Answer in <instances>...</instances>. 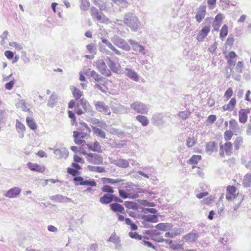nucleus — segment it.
Segmentation results:
<instances>
[{
  "mask_svg": "<svg viewBox=\"0 0 251 251\" xmlns=\"http://www.w3.org/2000/svg\"><path fill=\"white\" fill-rule=\"evenodd\" d=\"M125 206L128 209H136L137 208V204L133 201L126 202Z\"/></svg>",
  "mask_w": 251,
  "mask_h": 251,
  "instance_id": "61",
  "label": "nucleus"
},
{
  "mask_svg": "<svg viewBox=\"0 0 251 251\" xmlns=\"http://www.w3.org/2000/svg\"><path fill=\"white\" fill-rule=\"evenodd\" d=\"M50 199L57 202H68L72 201L71 199L60 194L52 196Z\"/></svg>",
  "mask_w": 251,
  "mask_h": 251,
  "instance_id": "18",
  "label": "nucleus"
},
{
  "mask_svg": "<svg viewBox=\"0 0 251 251\" xmlns=\"http://www.w3.org/2000/svg\"><path fill=\"white\" fill-rule=\"evenodd\" d=\"M101 41L102 43L105 44L110 49H111L113 51L115 52V53L117 55H121V52L118 49H117L108 40L105 38H101Z\"/></svg>",
  "mask_w": 251,
  "mask_h": 251,
  "instance_id": "27",
  "label": "nucleus"
},
{
  "mask_svg": "<svg viewBox=\"0 0 251 251\" xmlns=\"http://www.w3.org/2000/svg\"><path fill=\"white\" fill-rule=\"evenodd\" d=\"M228 27L226 25H224L220 31V37L222 40H223L227 35Z\"/></svg>",
  "mask_w": 251,
  "mask_h": 251,
  "instance_id": "43",
  "label": "nucleus"
},
{
  "mask_svg": "<svg viewBox=\"0 0 251 251\" xmlns=\"http://www.w3.org/2000/svg\"><path fill=\"white\" fill-rule=\"evenodd\" d=\"M21 191L22 190L20 188L14 187L7 191L4 195L10 199L16 198L20 195Z\"/></svg>",
  "mask_w": 251,
  "mask_h": 251,
  "instance_id": "11",
  "label": "nucleus"
},
{
  "mask_svg": "<svg viewBox=\"0 0 251 251\" xmlns=\"http://www.w3.org/2000/svg\"><path fill=\"white\" fill-rule=\"evenodd\" d=\"M128 42L132 46L133 49L135 51H138L139 52L143 53V54L145 53L144 52L145 48L142 45H140L137 42L129 39Z\"/></svg>",
  "mask_w": 251,
  "mask_h": 251,
  "instance_id": "24",
  "label": "nucleus"
},
{
  "mask_svg": "<svg viewBox=\"0 0 251 251\" xmlns=\"http://www.w3.org/2000/svg\"><path fill=\"white\" fill-rule=\"evenodd\" d=\"M144 233L152 237L160 235V233L156 229L146 230Z\"/></svg>",
  "mask_w": 251,
  "mask_h": 251,
  "instance_id": "56",
  "label": "nucleus"
},
{
  "mask_svg": "<svg viewBox=\"0 0 251 251\" xmlns=\"http://www.w3.org/2000/svg\"><path fill=\"white\" fill-rule=\"evenodd\" d=\"M111 209L114 212H120L121 213H124V207L121 204L118 203H113L109 205Z\"/></svg>",
  "mask_w": 251,
  "mask_h": 251,
  "instance_id": "28",
  "label": "nucleus"
},
{
  "mask_svg": "<svg viewBox=\"0 0 251 251\" xmlns=\"http://www.w3.org/2000/svg\"><path fill=\"white\" fill-rule=\"evenodd\" d=\"M26 122L27 126L31 129L35 130L37 129V125L33 119L29 117H26Z\"/></svg>",
  "mask_w": 251,
  "mask_h": 251,
  "instance_id": "42",
  "label": "nucleus"
},
{
  "mask_svg": "<svg viewBox=\"0 0 251 251\" xmlns=\"http://www.w3.org/2000/svg\"><path fill=\"white\" fill-rule=\"evenodd\" d=\"M73 137L74 138V141L75 144L76 145H83L84 143H86L85 141L81 140V139L79 138V133L78 131H74L73 132Z\"/></svg>",
  "mask_w": 251,
  "mask_h": 251,
  "instance_id": "40",
  "label": "nucleus"
},
{
  "mask_svg": "<svg viewBox=\"0 0 251 251\" xmlns=\"http://www.w3.org/2000/svg\"><path fill=\"white\" fill-rule=\"evenodd\" d=\"M124 74L126 76L134 81L137 82L139 81V75L133 69L128 68H126L124 71Z\"/></svg>",
  "mask_w": 251,
  "mask_h": 251,
  "instance_id": "14",
  "label": "nucleus"
},
{
  "mask_svg": "<svg viewBox=\"0 0 251 251\" xmlns=\"http://www.w3.org/2000/svg\"><path fill=\"white\" fill-rule=\"evenodd\" d=\"M123 22L133 32L137 31L141 25L139 18L132 12H126L124 14Z\"/></svg>",
  "mask_w": 251,
  "mask_h": 251,
  "instance_id": "1",
  "label": "nucleus"
},
{
  "mask_svg": "<svg viewBox=\"0 0 251 251\" xmlns=\"http://www.w3.org/2000/svg\"><path fill=\"white\" fill-rule=\"evenodd\" d=\"M236 189L234 186L228 185L226 188V199L228 201L234 200L236 196Z\"/></svg>",
  "mask_w": 251,
  "mask_h": 251,
  "instance_id": "15",
  "label": "nucleus"
},
{
  "mask_svg": "<svg viewBox=\"0 0 251 251\" xmlns=\"http://www.w3.org/2000/svg\"><path fill=\"white\" fill-rule=\"evenodd\" d=\"M93 147V149H91L92 151L97 152L98 153L102 152V150H101V147L97 141H96L94 143Z\"/></svg>",
  "mask_w": 251,
  "mask_h": 251,
  "instance_id": "54",
  "label": "nucleus"
},
{
  "mask_svg": "<svg viewBox=\"0 0 251 251\" xmlns=\"http://www.w3.org/2000/svg\"><path fill=\"white\" fill-rule=\"evenodd\" d=\"M191 112L189 111H183L178 113V116L183 120H186L189 117L191 114Z\"/></svg>",
  "mask_w": 251,
  "mask_h": 251,
  "instance_id": "50",
  "label": "nucleus"
},
{
  "mask_svg": "<svg viewBox=\"0 0 251 251\" xmlns=\"http://www.w3.org/2000/svg\"><path fill=\"white\" fill-rule=\"evenodd\" d=\"M236 103V100L235 98H232L229 103L227 104V107H226L227 109H228V111H231L233 110L234 108L235 107V104Z\"/></svg>",
  "mask_w": 251,
  "mask_h": 251,
  "instance_id": "51",
  "label": "nucleus"
},
{
  "mask_svg": "<svg viewBox=\"0 0 251 251\" xmlns=\"http://www.w3.org/2000/svg\"><path fill=\"white\" fill-rule=\"evenodd\" d=\"M92 129L94 134L97 136H99L102 139L105 138V133L101 129L94 126H92Z\"/></svg>",
  "mask_w": 251,
  "mask_h": 251,
  "instance_id": "37",
  "label": "nucleus"
},
{
  "mask_svg": "<svg viewBox=\"0 0 251 251\" xmlns=\"http://www.w3.org/2000/svg\"><path fill=\"white\" fill-rule=\"evenodd\" d=\"M79 103L84 110V113L90 116H93L96 112L93 109V108L89 102L84 98L80 99Z\"/></svg>",
  "mask_w": 251,
  "mask_h": 251,
  "instance_id": "6",
  "label": "nucleus"
},
{
  "mask_svg": "<svg viewBox=\"0 0 251 251\" xmlns=\"http://www.w3.org/2000/svg\"><path fill=\"white\" fill-rule=\"evenodd\" d=\"M9 45L10 46L15 47L18 50H21L23 49V47L22 45L15 42H10Z\"/></svg>",
  "mask_w": 251,
  "mask_h": 251,
  "instance_id": "64",
  "label": "nucleus"
},
{
  "mask_svg": "<svg viewBox=\"0 0 251 251\" xmlns=\"http://www.w3.org/2000/svg\"><path fill=\"white\" fill-rule=\"evenodd\" d=\"M95 3L97 5L100 9L101 11H107V7L109 4L108 1L106 0H95Z\"/></svg>",
  "mask_w": 251,
  "mask_h": 251,
  "instance_id": "25",
  "label": "nucleus"
},
{
  "mask_svg": "<svg viewBox=\"0 0 251 251\" xmlns=\"http://www.w3.org/2000/svg\"><path fill=\"white\" fill-rule=\"evenodd\" d=\"M101 181L104 184H115L121 183L123 180L120 178L113 179L108 177H102L101 179Z\"/></svg>",
  "mask_w": 251,
  "mask_h": 251,
  "instance_id": "32",
  "label": "nucleus"
},
{
  "mask_svg": "<svg viewBox=\"0 0 251 251\" xmlns=\"http://www.w3.org/2000/svg\"><path fill=\"white\" fill-rule=\"evenodd\" d=\"M243 143V138L241 137H238L234 142V147L235 150H238Z\"/></svg>",
  "mask_w": 251,
  "mask_h": 251,
  "instance_id": "52",
  "label": "nucleus"
},
{
  "mask_svg": "<svg viewBox=\"0 0 251 251\" xmlns=\"http://www.w3.org/2000/svg\"><path fill=\"white\" fill-rule=\"evenodd\" d=\"M28 168L32 171L39 173H43L45 170V168L44 166L40 165L37 163H32L31 162H28L27 164Z\"/></svg>",
  "mask_w": 251,
  "mask_h": 251,
  "instance_id": "20",
  "label": "nucleus"
},
{
  "mask_svg": "<svg viewBox=\"0 0 251 251\" xmlns=\"http://www.w3.org/2000/svg\"><path fill=\"white\" fill-rule=\"evenodd\" d=\"M88 169L90 171L100 173L106 172L105 168L104 167L101 166H94L89 165L88 166Z\"/></svg>",
  "mask_w": 251,
  "mask_h": 251,
  "instance_id": "38",
  "label": "nucleus"
},
{
  "mask_svg": "<svg viewBox=\"0 0 251 251\" xmlns=\"http://www.w3.org/2000/svg\"><path fill=\"white\" fill-rule=\"evenodd\" d=\"M229 128L230 130L233 132H236L239 130L240 127L238 125L237 122L235 119H232L229 122Z\"/></svg>",
  "mask_w": 251,
  "mask_h": 251,
  "instance_id": "35",
  "label": "nucleus"
},
{
  "mask_svg": "<svg viewBox=\"0 0 251 251\" xmlns=\"http://www.w3.org/2000/svg\"><path fill=\"white\" fill-rule=\"evenodd\" d=\"M87 121L91 123L92 124L97 125L104 129H105L107 127V125L104 121L100 120L98 119L92 118L90 117H89Z\"/></svg>",
  "mask_w": 251,
  "mask_h": 251,
  "instance_id": "22",
  "label": "nucleus"
},
{
  "mask_svg": "<svg viewBox=\"0 0 251 251\" xmlns=\"http://www.w3.org/2000/svg\"><path fill=\"white\" fill-rule=\"evenodd\" d=\"M97 68L99 71L102 75L107 77L111 75V71L107 68V66L102 59H99L96 62Z\"/></svg>",
  "mask_w": 251,
  "mask_h": 251,
  "instance_id": "5",
  "label": "nucleus"
},
{
  "mask_svg": "<svg viewBox=\"0 0 251 251\" xmlns=\"http://www.w3.org/2000/svg\"><path fill=\"white\" fill-rule=\"evenodd\" d=\"M54 154L57 156L58 158H67L69 155L68 151L65 148L61 149H57L54 151Z\"/></svg>",
  "mask_w": 251,
  "mask_h": 251,
  "instance_id": "21",
  "label": "nucleus"
},
{
  "mask_svg": "<svg viewBox=\"0 0 251 251\" xmlns=\"http://www.w3.org/2000/svg\"><path fill=\"white\" fill-rule=\"evenodd\" d=\"M128 235L130 238L132 239H138L139 240H141L143 239V236L138 234L136 232L130 231L128 233Z\"/></svg>",
  "mask_w": 251,
  "mask_h": 251,
  "instance_id": "55",
  "label": "nucleus"
},
{
  "mask_svg": "<svg viewBox=\"0 0 251 251\" xmlns=\"http://www.w3.org/2000/svg\"><path fill=\"white\" fill-rule=\"evenodd\" d=\"M216 149V143L214 142H209L206 145V151L212 152Z\"/></svg>",
  "mask_w": 251,
  "mask_h": 251,
  "instance_id": "47",
  "label": "nucleus"
},
{
  "mask_svg": "<svg viewBox=\"0 0 251 251\" xmlns=\"http://www.w3.org/2000/svg\"><path fill=\"white\" fill-rule=\"evenodd\" d=\"M87 161L90 163L96 165L102 164L103 163V157L98 154L88 153L87 154Z\"/></svg>",
  "mask_w": 251,
  "mask_h": 251,
  "instance_id": "7",
  "label": "nucleus"
},
{
  "mask_svg": "<svg viewBox=\"0 0 251 251\" xmlns=\"http://www.w3.org/2000/svg\"><path fill=\"white\" fill-rule=\"evenodd\" d=\"M250 108L241 109L239 111V120L240 123H245L248 119V114L250 112Z\"/></svg>",
  "mask_w": 251,
  "mask_h": 251,
  "instance_id": "16",
  "label": "nucleus"
},
{
  "mask_svg": "<svg viewBox=\"0 0 251 251\" xmlns=\"http://www.w3.org/2000/svg\"><path fill=\"white\" fill-rule=\"evenodd\" d=\"M244 199V195H239V202H234V205L233 206V210L234 211L237 210L240 207V204L243 201Z\"/></svg>",
  "mask_w": 251,
  "mask_h": 251,
  "instance_id": "59",
  "label": "nucleus"
},
{
  "mask_svg": "<svg viewBox=\"0 0 251 251\" xmlns=\"http://www.w3.org/2000/svg\"><path fill=\"white\" fill-rule=\"evenodd\" d=\"M73 181L75 185H83L84 179L80 176H75L73 178Z\"/></svg>",
  "mask_w": 251,
  "mask_h": 251,
  "instance_id": "53",
  "label": "nucleus"
},
{
  "mask_svg": "<svg viewBox=\"0 0 251 251\" xmlns=\"http://www.w3.org/2000/svg\"><path fill=\"white\" fill-rule=\"evenodd\" d=\"M172 231L175 237L184 232V229L181 227H175L172 230Z\"/></svg>",
  "mask_w": 251,
  "mask_h": 251,
  "instance_id": "62",
  "label": "nucleus"
},
{
  "mask_svg": "<svg viewBox=\"0 0 251 251\" xmlns=\"http://www.w3.org/2000/svg\"><path fill=\"white\" fill-rule=\"evenodd\" d=\"M130 108L134 112L141 114H147L150 106L140 101H135L130 104Z\"/></svg>",
  "mask_w": 251,
  "mask_h": 251,
  "instance_id": "3",
  "label": "nucleus"
},
{
  "mask_svg": "<svg viewBox=\"0 0 251 251\" xmlns=\"http://www.w3.org/2000/svg\"><path fill=\"white\" fill-rule=\"evenodd\" d=\"M201 156L200 155H193L189 160L188 163L190 164H196L201 160Z\"/></svg>",
  "mask_w": 251,
  "mask_h": 251,
  "instance_id": "45",
  "label": "nucleus"
},
{
  "mask_svg": "<svg viewBox=\"0 0 251 251\" xmlns=\"http://www.w3.org/2000/svg\"><path fill=\"white\" fill-rule=\"evenodd\" d=\"M141 219L144 221L154 223L158 222L159 220L157 216L155 215H142Z\"/></svg>",
  "mask_w": 251,
  "mask_h": 251,
  "instance_id": "30",
  "label": "nucleus"
},
{
  "mask_svg": "<svg viewBox=\"0 0 251 251\" xmlns=\"http://www.w3.org/2000/svg\"><path fill=\"white\" fill-rule=\"evenodd\" d=\"M135 119L144 126H148L149 124V121L147 117L145 116L142 115H138L136 116Z\"/></svg>",
  "mask_w": 251,
  "mask_h": 251,
  "instance_id": "33",
  "label": "nucleus"
},
{
  "mask_svg": "<svg viewBox=\"0 0 251 251\" xmlns=\"http://www.w3.org/2000/svg\"><path fill=\"white\" fill-rule=\"evenodd\" d=\"M94 105L97 111L104 113V114L110 115L111 111L109 107L105 104L102 101H97L95 102Z\"/></svg>",
  "mask_w": 251,
  "mask_h": 251,
  "instance_id": "8",
  "label": "nucleus"
},
{
  "mask_svg": "<svg viewBox=\"0 0 251 251\" xmlns=\"http://www.w3.org/2000/svg\"><path fill=\"white\" fill-rule=\"evenodd\" d=\"M199 237V233L193 230L189 233L183 236L182 239L187 243H194Z\"/></svg>",
  "mask_w": 251,
  "mask_h": 251,
  "instance_id": "12",
  "label": "nucleus"
},
{
  "mask_svg": "<svg viewBox=\"0 0 251 251\" xmlns=\"http://www.w3.org/2000/svg\"><path fill=\"white\" fill-rule=\"evenodd\" d=\"M72 93L76 100H79L83 95V92L75 87L74 88Z\"/></svg>",
  "mask_w": 251,
  "mask_h": 251,
  "instance_id": "46",
  "label": "nucleus"
},
{
  "mask_svg": "<svg viewBox=\"0 0 251 251\" xmlns=\"http://www.w3.org/2000/svg\"><path fill=\"white\" fill-rule=\"evenodd\" d=\"M91 77H93L97 82H100L103 81V77L97 74L95 71H92L90 73Z\"/></svg>",
  "mask_w": 251,
  "mask_h": 251,
  "instance_id": "44",
  "label": "nucleus"
},
{
  "mask_svg": "<svg viewBox=\"0 0 251 251\" xmlns=\"http://www.w3.org/2000/svg\"><path fill=\"white\" fill-rule=\"evenodd\" d=\"M163 118L164 116L161 113L154 114L152 118L153 124L157 126L163 125L164 124Z\"/></svg>",
  "mask_w": 251,
  "mask_h": 251,
  "instance_id": "17",
  "label": "nucleus"
},
{
  "mask_svg": "<svg viewBox=\"0 0 251 251\" xmlns=\"http://www.w3.org/2000/svg\"><path fill=\"white\" fill-rule=\"evenodd\" d=\"M155 228L162 231H167L171 229L173 227V225L171 223H161L155 226Z\"/></svg>",
  "mask_w": 251,
  "mask_h": 251,
  "instance_id": "26",
  "label": "nucleus"
},
{
  "mask_svg": "<svg viewBox=\"0 0 251 251\" xmlns=\"http://www.w3.org/2000/svg\"><path fill=\"white\" fill-rule=\"evenodd\" d=\"M91 15L94 19L102 23H107L108 19L103 14H100L99 10L95 7L91 8Z\"/></svg>",
  "mask_w": 251,
  "mask_h": 251,
  "instance_id": "9",
  "label": "nucleus"
},
{
  "mask_svg": "<svg viewBox=\"0 0 251 251\" xmlns=\"http://www.w3.org/2000/svg\"><path fill=\"white\" fill-rule=\"evenodd\" d=\"M101 191L103 192L108 193L109 194H112L114 193L113 187L107 185H104L101 188Z\"/></svg>",
  "mask_w": 251,
  "mask_h": 251,
  "instance_id": "57",
  "label": "nucleus"
},
{
  "mask_svg": "<svg viewBox=\"0 0 251 251\" xmlns=\"http://www.w3.org/2000/svg\"><path fill=\"white\" fill-rule=\"evenodd\" d=\"M251 184V173L247 174L244 177L243 185L245 187H249Z\"/></svg>",
  "mask_w": 251,
  "mask_h": 251,
  "instance_id": "41",
  "label": "nucleus"
},
{
  "mask_svg": "<svg viewBox=\"0 0 251 251\" xmlns=\"http://www.w3.org/2000/svg\"><path fill=\"white\" fill-rule=\"evenodd\" d=\"M227 60V66L226 68L230 69V73L233 72V67L235 66V62L237 60V55L236 53L233 51H230L228 54L226 56Z\"/></svg>",
  "mask_w": 251,
  "mask_h": 251,
  "instance_id": "10",
  "label": "nucleus"
},
{
  "mask_svg": "<svg viewBox=\"0 0 251 251\" xmlns=\"http://www.w3.org/2000/svg\"><path fill=\"white\" fill-rule=\"evenodd\" d=\"M232 149V144L231 142H226L225 144L224 150L226 154L230 155L231 153V150Z\"/></svg>",
  "mask_w": 251,
  "mask_h": 251,
  "instance_id": "49",
  "label": "nucleus"
},
{
  "mask_svg": "<svg viewBox=\"0 0 251 251\" xmlns=\"http://www.w3.org/2000/svg\"><path fill=\"white\" fill-rule=\"evenodd\" d=\"M233 131L230 130H226L224 133V139L225 141H227L230 140L233 135Z\"/></svg>",
  "mask_w": 251,
  "mask_h": 251,
  "instance_id": "60",
  "label": "nucleus"
},
{
  "mask_svg": "<svg viewBox=\"0 0 251 251\" xmlns=\"http://www.w3.org/2000/svg\"><path fill=\"white\" fill-rule=\"evenodd\" d=\"M213 18L207 17L205 19L204 22L202 23L203 27L199 31V33L197 36V39L198 41H202L206 37L210 31L211 24H212Z\"/></svg>",
  "mask_w": 251,
  "mask_h": 251,
  "instance_id": "2",
  "label": "nucleus"
},
{
  "mask_svg": "<svg viewBox=\"0 0 251 251\" xmlns=\"http://www.w3.org/2000/svg\"><path fill=\"white\" fill-rule=\"evenodd\" d=\"M119 193L120 196L121 197H122L123 199H125L131 198L130 194L127 193L125 190H119ZM137 197H138V195H137L136 196H135L134 197H131V198L134 199V198H137Z\"/></svg>",
  "mask_w": 251,
  "mask_h": 251,
  "instance_id": "48",
  "label": "nucleus"
},
{
  "mask_svg": "<svg viewBox=\"0 0 251 251\" xmlns=\"http://www.w3.org/2000/svg\"><path fill=\"white\" fill-rule=\"evenodd\" d=\"M244 67V63L243 61H238L235 67L236 71L238 73H242L243 72V69Z\"/></svg>",
  "mask_w": 251,
  "mask_h": 251,
  "instance_id": "63",
  "label": "nucleus"
},
{
  "mask_svg": "<svg viewBox=\"0 0 251 251\" xmlns=\"http://www.w3.org/2000/svg\"><path fill=\"white\" fill-rule=\"evenodd\" d=\"M16 129L19 134V138L22 139L24 137V132L25 130V126L19 120H16Z\"/></svg>",
  "mask_w": 251,
  "mask_h": 251,
  "instance_id": "23",
  "label": "nucleus"
},
{
  "mask_svg": "<svg viewBox=\"0 0 251 251\" xmlns=\"http://www.w3.org/2000/svg\"><path fill=\"white\" fill-rule=\"evenodd\" d=\"M83 185L91 186L95 187L97 185L96 182L93 179H89L88 180H84V182L82 183Z\"/></svg>",
  "mask_w": 251,
  "mask_h": 251,
  "instance_id": "58",
  "label": "nucleus"
},
{
  "mask_svg": "<svg viewBox=\"0 0 251 251\" xmlns=\"http://www.w3.org/2000/svg\"><path fill=\"white\" fill-rule=\"evenodd\" d=\"M112 194H106L100 198V201L102 204H107L113 201Z\"/></svg>",
  "mask_w": 251,
  "mask_h": 251,
  "instance_id": "31",
  "label": "nucleus"
},
{
  "mask_svg": "<svg viewBox=\"0 0 251 251\" xmlns=\"http://www.w3.org/2000/svg\"><path fill=\"white\" fill-rule=\"evenodd\" d=\"M206 6L205 5H201L198 9L195 16L197 22L200 23L204 18L206 13Z\"/></svg>",
  "mask_w": 251,
  "mask_h": 251,
  "instance_id": "13",
  "label": "nucleus"
},
{
  "mask_svg": "<svg viewBox=\"0 0 251 251\" xmlns=\"http://www.w3.org/2000/svg\"><path fill=\"white\" fill-rule=\"evenodd\" d=\"M58 98L57 96L53 93L50 97V99L48 101L47 104L48 106L50 107H53L57 102Z\"/></svg>",
  "mask_w": 251,
  "mask_h": 251,
  "instance_id": "36",
  "label": "nucleus"
},
{
  "mask_svg": "<svg viewBox=\"0 0 251 251\" xmlns=\"http://www.w3.org/2000/svg\"><path fill=\"white\" fill-rule=\"evenodd\" d=\"M129 108L123 105H119L113 108V111L116 113H127L129 112Z\"/></svg>",
  "mask_w": 251,
  "mask_h": 251,
  "instance_id": "29",
  "label": "nucleus"
},
{
  "mask_svg": "<svg viewBox=\"0 0 251 251\" xmlns=\"http://www.w3.org/2000/svg\"><path fill=\"white\" fill-rule=\"evenodd\" d=\"M114 164L120 167L126 168L129 166L127 160L123 159H118L114 161Z\"/></svg>",
  "mask_w": 251,
  "mask_h": 251,
  "instance_id": "34",
  "label": "nucleus"
},
{
  "mask_svg": "<svg viewBox=\"0 0 251 251\" xmlns=\"http://www.w3.org/2000/svg\"><path fill=\"white\" fill-rule=\"evenodd\" d=\"M111 41L114 45L124 50L127 51L131 49V47L128 43L124 39L118 35H114L111 37Z\"/></svg>",
  "mask_w": 251,
  "mask_h": 251,
  "instance_id": "4",
  "label": "nucleus"
},
{
  "mask_svg": "<svg viewBox=\"0 0 251 251\" xmlns=\"http://www.w3.org/2000/svg\"><path fill=\"white\" fill-rule=\"evenodd\" d=\"M107 241L113 243L115 245H117L119 243H121V239L115 232H114L111 235Z\"/></svg>",
  "mask_w": 251,
  "mask_h": 251,
  "instance_id": "39",
  "label": "nucleus"
},
{
  "mask_svg": "<svg viewBox=\"0 0 251 251\" xmlns=\"http://www.w3.org/2000/svg\"><path fill=\"white\" fill-rule=\"evenodd\" d=\"M106 61L108 67L113 72L117 73L119 71L120 65L119 63L115 62L109 57H106Z\"/></svg>",
  "mask_w": 251,
  "mask_h": 251,
  "instance_id": "19",
  "label": "nucleus"
}]
</instances>
